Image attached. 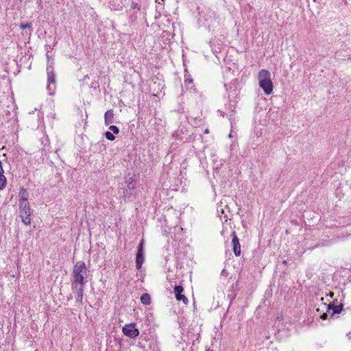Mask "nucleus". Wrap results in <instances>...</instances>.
Segmentation results:
<instances>
[{
    "label": "nucleus",
    "mask_w": 351,
    "mask_h": 351,
    "mask_svg": "<svg viewBox=\"0 0 351 351\" xmlns=\"http://www.w3.org/2000/svg\"><path fill=\"white\" fill-rule=\"evenodd\" d=\"M262 108L256 106L254 110V132L252 134L251 138L252 141V145L258 147L263 142V123H262Z\"/></svg>",
    "instance_id": "nucleus-1"
},
{
    "label": "nucleus",
    "mask_w": 351,
    "mask_h": 351,
    "mask_svg": "<svg viewBox=\"0 0 351 351\" xmlns=\"http://www.w3.org/2000/svg\"><path fill=\"white\" fill-rule=\"evenodd\" d=\"M86 271L87 268L85 263L81 261H77L73 267V280L72 281V283H85L84 275L86 274Z\"/></svg>",
    "instance_id": "nucleus-2"
},
{
    "label": "nucleus",
    "mask_w": 351,
    "mask_h": 351,
    "mask_svg": "<svg viewBox=\"0 0 351 351\" xmlns=\"http://www.w3.org/2000/svg\"><path fill=\"white\" fill-rule=\"evenodd\" d=\"M20 216L22 221L25 225L31 223V209L28 202L23 201L19 202Z\"/></svg>",
    "instance_id": "nucleus-3"
},
{
    "label": "nucleus",
    "mask_w": 351,
    "mask_h": 351,
    "mask_svg": "<svg viewBox=\"0 0 351 351\" xmlns=\"http://www.w3.org/2000/svg\"><path fill=\"white\" fill-rule=\"evenodd\" d=\"M85 283H71L73 293L75 294V302L78 304H82L84 289Z\"/></svg>",
    "instance_id": "nucleus-4"
},
{
    "label": "nucleus",
    "mask_w": 351,
    "mask_h": 351,
    "mask_svg": "<svg viewBox=\"0 0 351 351\" xmlns=\"http://www.w3.org/2000/svg\"><path fill=\"white\" fill-rule=\"evenodd\" d=\"M129 182H126V186L123 188V195L122 198L125 202L130 201L131 199L133 190L135 189L136 183L132 178L130 179Z\"/></svg>",
    "instance_id": "nucleus-5"
},
{
    "label": "nucleus",
    "mask_w": 351,
    "mask_h": 351,
    "mask_svg": "<svg viewBox=\"0 0 351 351\" xmlns=\"http://www.w3.org/2000/svg\"><path fill=\"white\" fill-rule=\"evenodd\" d=\"M124 335L134 339L139 335V330L136 328L135 323L125 324L122 329Z\"/></svg>",
    "instance_id": "nucleus-6"
},
{
    "label": "nucleus",
    "mask_w": 351,
    "mask_h": 351,
    "mask_svg": "<svg viewBox=\"0 0 351 351\" xmlns=\"http://www.w3.org/2000/svg\"><path fill=\"white\" fill-rule=\"evenodd\" d=\"M231 236L233 252L236 256H239L241 255V245L239 243V239L234 231L231 233Z\"/></svg>",
    "instance_id": "nucleus-7"
},
{
    "label": "nucleus",
    "mask_w": 351,
    "mask_h": 351,
    "mask_svg": "<svg viewBox=\"0 0 351 351\" xmlns=\"http://www.w3.org/2000/svg\"><path fill=\"white\" fill-rule=\"evenodd\" d=\"M183 291L184 289L182 285H176L174 287V293L176 300L178 301H182L184 304H187L189 300L184 295L182 294Z\"/></svg>",
    "instance_id": "nucleus-8"
},
{
    "label": "nucleus",
    "mask_w": 351,
    "mask_h": 351,
    "mask_svg": "<svg viewBox=\"0 0 351 351\" xmlns=\"http://www.w3.org/2000/svg\"><path fill=\"white\" fill-rule=\"evenodd\" d=\"M50 66H47V88H49L51 85L56 86V75L54 73L53 66H51V64Z\"/></svg>",
    "instance_id": "nucleus-9"
},
{
    "label": "nucleus",
    "mask_w": 351,
    "mask_h": 351,
    "mask_svg": "<svg viewBox=\"0 0 351 351\" xmlns=\"http://www.w3.org/2000/svg\"><path fill=\"white\" fill-rule=\"evenodd\" d=\"M343 305H334L332 303L328 304L327 312L331 315V317L336 314H339L343 311Z\"/></svg>",
    "instance_id": "nucleus-10"
},
{
    "label": "nucleus",
    "mask_w": 351,
    "mask_h": 351,
    "mask_svg": "<svg viewBox=\"0 0 351 351\" xmlns=\"http://www.w3.org/2000/svg\"><path fill=\"white\" fill-rule=\"evenodd\" d=\"M114 121V112L112 110H107L104 114L105 125H110Z\"/></svg>",
    "instance_id": "nucleus-11"
},
{
    "label": "nucleus",
    "mask_w": 351,
    "mask_h": 351,
    "mask_svg": "<svg viewBox=\"0 0 351 351\" xmlns=\"http://www.w3.org/2000/svg\"><path fill=\"white\" fill-rule=\"evenodd\" d=\"M145 257L144 253L136 252V267L137 269H140L144 262Z\"/></svg>",
    "instance_id": "nucleus-12"
},
{
    "label": "nucleus",
    "mask_w": 351,
    "mask_h": 351,
    "mask_svg": "<svg viewBox=\"0 0 351 351\" xmlns=\"http://www.w3.org/2000/svg\"><path fill=\"white\" fill-rule=\"evenodd\" d=\"M265 88H273V83L270 78V73L265 69Z\"/></svg>",
    "instance_id": "nucleus-13"
},
{
    "label": "nucleus",
    "mask_w": 351,
    "mask_h": 351,
    "mask_svg": "<svg viewBox=\"0 0 351 351\" xmlns=\"http://www.w3.org/2000/svg\"><path fill=\"white\" fill-rule=\"evenodd\" d=\"M141 302L144 305H149L151 303V297L149 294L145 293L141 296Z\"/></svg>",
    "instance_id": "nucleus-14"
},
{
    "label": "nucleus",
    "mask_w": 351,
    "mask_h": 351,
    "mask_svg": "<svg viewBox=\"0 0 351 351\" xmlns=\"http://www.w3.org/2000/svg\"><path fill=\"white\" fill-rule=\"evenodd\" d=\"M20 200L19 202H22L23 201L28 202V193L27 191L24 188H21L19 191Z\"/></svg>",
    "instance_id": "nucleus-15"
},
{
    "label": "nucleus",
    "mask_w": 351,
    "mask_h": 351,
    "mask_svg": "<svg viewBox=\"0 0 351 351\" xmlns=\"http://www.w3.org/2000/svg\"><path fill=\"white\" fill-rule=\"evenodd\" d=\"M7 179L4 173L0 174V191L4 189L6 186Z\"/></svg>",
    "instance_id": "nucleus-16"
},
{
    "label": "nucleus",
    "mask_w": 351,
    "mask_h": 351,
    "mask_svg": "<svg viewBox=\"0 0 351 351\" xmlns=\"http://www.w3.org/2000/svg\"><path fill=\"white\" fill-rule=\"evenodd\" d=\"M185 72H186V71H185ZM192 84H193V79H192L191 76L189 74H188L187 73H186L184 75L185 86H189Z\"/></svg>",
    "instance_id": "nucleus-17"
},
{
    "label": "nucleus",
    "mask_w": 351,
    "mask_h": 351,
    "mask_svg": "<svg viewBox=\"0 0 351 351\" xmlns=\"http://www.w3.org/2000/svg\"><path fill=\"white\" fill-rule=\"evenodd\" d=\"M258 83L260 88H263V69L258 72Z\"/></svg>",
    "instance_id": "nucleus-18"
},
{
    "label": "nucleus",
    "mask_w": 351,
    "mask_h": 351,
    "mask_svg": "<svg viewBox=\"0 0 351 351\" xmlns=\"http://www.w3.org/2000/svg\"><path fill=\"white\" fill-rule=\"evenodd\" d=\"M114 134L112 133L110 131H107L105 132L104 135H105V137L106 138V139L110 141H112L115 139V136L114 135Z\"/></svg>",
    "instance_id": "nucleus-19"
},
{
    "label": "nucleus",
    "mask_w": 351,
    "mask_h": 351,
    "mask_svg": "<svg viewBox=\"0 0 351 351\" xmlns=\"http://www.w3.org/2000/svg\"><path fill=\"white\" fill-rule=\"evenodd\" d=\"M137 252L144 253V240L142 239L138 245Z\"/></svg>",
    "instance_id": "nucleus-20"
},
{
    "label": "nucleus",
    "mask_w": 351,
    "mask_h": 351,
    "mask_svg": "<svg viewBox=\"0 0 351 351\" xmlns=\"http://www.w3.org/2000/svg\"><path fill=\"white\" fill-rule=\"evenodd\" d=\"M47 59V66H50L49 64H51V66H53L54 61L53 59L51 58V56H49V51L46 53Z\"/></svg>",
    "instance_id": "nucleus-21"
},
{
    "label": "nucleus",
    "mask_w": 351,
    "mask_h": 351,
    "mask_svg": "<svg viewBox=\"0 0 351 351\" xmlns=\"http://www.w3.org/2000/svg\"><path fill=\"white\" fill-rule=\"evenodd\" d=\"M109 129L112 132V133L115 134H118L120 132L119 128L114 125H110Z\"/></svg>",
    "instance_id": "nucleus-22"
},
{
    "label": "nucleus",
    "mask_w": 351,
    "mask_h": 351,
    "mask_svg": "<svg viewBox=\"0 0 351 351\" xmlns=\"http://www.w3.org/2000/svg\"><path fill=\"white\" fill-rule=\"evenodd\" d=\"M20 28L21 29H30V32L32 31V29H31V23H21L20 25Z\"/></svg>",
    "instance_id": "nucleus-23"
},
{
    "label": "nucleus",
    "mask_w": 351,
    "mask_h": 351,
    "mask_svg": "<svg viewBox=\"0 0 351 351\" xmlns=\"http://www.w3.org/2000/svg\"><path fill=\"white\" fill-rule=\"evenodd\" d=\"M131 8L132 10H137L138 11H139L141 10L140 5L137 3H136L134 1L132 2V3H131Z\"/></svg>",
    "instance_id": "nucleus-24"
},
{
    "label": "nucleus",
    "mask_w": 351,
    "mask_h": 351,
    "mask_svg": "<svg viewBox=\"0 0 351 351\" xmlns=\"http://www.w3.org/2000/svg\"><path fill=\"white\" fill-rule=\"evenodd\" d=\"M328 312L322 313L320 316V318L324 320L328 318Z\"/></svg>",
    "instance_id": "nucleus-25"
},
{
    "label": "nucleus",
    "mask_w": 351,
    "mask_h": 351,
    "mask_svg": "<svg viewBox=\"0 0 351 351\" xmlns=\"http://www.w3.org/2000/svg\"><path fill=\"white\" fill-rule=\"evenodd\" d=\"M273 89H265V95H269L272 93Z\"/></svg>",
    "instance_id": "nucleus-26"
},
{
    "label": "nucleus",
    "mask_w": 351,
    "mask_h": 351,
    "mask_svg": "<svg viewBox=\"0 0 351 351\" xmlns=\"http://www.w3.org/2000/svg\"><path fill=\"white\" fill-rule=\"evenodd\" d=\"M4 173V170L2 167V162L0 160V174Z\"/></svg>",
    "instance_id": "nucleus-27"
},
{
    "label": "nucleus",
    "mask_w": 351,
    "mask_h": 351,
    "mask_svg": "<svg viewBox=\"0 0 351 351\" xmlns=\"http://www.w3.org/2000/svg\"><path fill=\"white\" fill-rule=\"evenodd\" d=\"M36 3L38 4V6H40L41 5V3H42V0H40V1L38 0Z\"/></svg>",
    "instance_id": "nucleus-28"
},
{
    "label": "nucleus",
    "mask_w": 351,
    "mask_h": 351,
    "mask_svg": "<svg viewBox=\"0 0 351 351\" xmlns=\"http://www.w3.org/2000/svg\"><path fill=\"white\" fill-rule=\"evenodd\" d=\"M204 134H208L209 133V130L208 129H206L204 132Z\"/></svg>",
    "instance_id": "nucleus-29"
},
{
    "label": "nucleus",
    "mask_w": 351,
    "mask_h": 351,
    "mask_svg": "<svg viewBox=\"0 0 351 351\" xmlns=\"http://www.w3.org/2000/svg\"><path fill=\"white\" fill-rule=\"evenodd\" d=\"M49 94L50 95H53L55 94V92H54V91H53V92H49Z\"/></svg>",
    "instance_id": "nucleus-30"
},
{
    "label": "nucleus",
    "mask_w": 351,
    "mask_h": 351,
    "mask_svg": "<svg viewBox=\"0 0 351 351\" xmlns=\"http://www.w3.org/2000/svg\"><path fill=\"white\" fill-rule=\"evenodd\" d=\"M333 295H334V293H332V292L330 293V297H333Z\"/></svg>",
    "instance_id": "nucleus-31"
},
{
    "label": "nucleus",
    "mask_w": 351,
    "mask_h": 351,
    "mask_svg": "<svg viewBox=\"0 0 351 351\" xmlns=\"http://www.w3.org/2000/svg\"><path fill=\"white\" fill-rule=\"evenodd\" d=\"M282 263H283L284 264H286V263H287V261H282Z\"/></svg>",
    "instance_id": "nucleus-32"
},
{
    "label": "nucleus",
    "mask_w": 351,
    "mask_h": 351,
    "mask_svg": "<svg viewBox=\"0 0 351 351\" xmlns=\"http://www.w3.org/2000/svg\"><path fill=\"white\" fill-rule=\"evenodd\" d=\"M260 310V307L257 308V311H258Z\"/></svg>",
    "instance_id": "nucleus-33"
}]
</instances>
